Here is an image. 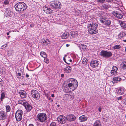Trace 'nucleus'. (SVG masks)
Segmentation results:
<instances>
[{
    "label": "nucleus",
    "mask_w": 126,
    "mask_h": 126,
    "mask_svg": "<svg viewBox=\"0 0 126 126\" xmlns=\"http://www.w3.org/2000/svg\"><path fill=\"white\" fill-rule=\"evenodd\" d=\"M30 26L31 27H32V25H30Z\"/></svg>",
    "instance_id": "338daca9"
},
{
    "label": "nucleus",
    "mask_w": 126,
    "mask_h": 126,
    "mask_svg": "<svg viewBox=\"0 0 126 126\" xmlns=\"http://www.w3.org/2000/svg\"><path fill=\"white\" fill-rule=\"evenodd\" d=\"M122 47L119 45H116L113 46V48L114 49H121Z\"/></svg>",
    "instance_id": "2f4dec72"
},
{
    "label": "nucleus",
    "mask_w": 126,
    "mask_h": 126,
    "mask_svg": "<svg viewBox=\"0 0 126 126\" xmlns=\"http://www.w3.org/2000/svg\"><path fill=\"white\" fill-rule=\"evenodd\" d=\"M54 96V95L53 94H51V97H53Z\"/></svg>",
    "instance_id": "052dcab7"
},
{
    "label": "nucleus",
    "mask_w": 126,
    "mask_h": 126,
    "mask_svg": "<svg viewBox=\"0 0 126 126\" xmlns=\"http://www.w3.org/2000/svg\"><path fill=\"white\" fill-rule=\"evenodd\" d=\"M63 76H64V75L63 74H62L61 75V76L62 77Z\"/></svg>",
    "instance_id": "69168bd1"
},
{
    "label": "nucleus",
    "mask_w": 126,
    "mask_h": 126,
    "mask_svg": "<svg viewBox=\"0 0 126 126\" xmlns=\"http://www.w3.org/2000/svg\"><path fill=\"white\" fill-rule=\"evenodd\" d=\"M78 85L73 84H72L68 83L63 87V91L66 93H68L74 91L78 86Z\"/></svg>",
    "instance_id": "7ed1b4c3"
},
{
    "label": "nucleus",
    "mask_w": 126,
    "mask_h": 126,
    "mask_svg": "<svg viewBox=\"0 0 126 126\" xmlns=\"http://www.w3.org/2000/svg\"><path fill=\"white\" fill-rule=\"evenodd\" d=\"M16 11L23 12L27 8L26 4L23 2H19L17 3L15 6Z\"/></svg>",
    "instance_id": "f03ea898"
},
{
    "label": "nucleus",
    "mask_w": 126,
    "mask_h": 126,
    "mask_svg": "<svg viewBox=\"0 0 126 126\" xmlns=\"http://www.w3.org/2000/svg\"><path fill=\"white\" fill-rule=\"evenodd\" d=\"M49 43V41L48 39H45L43 42V43L45 45H48Z\"/></svg>",
    "instance_id": "473e14b6"
},
{
    "label": "nucleus",
    "mask_w": 126,
    "mask_h": 126,
    "mask_svg": "<svg viewBox=\"0 0 126 126\" xmlns=\"http://www.w3.org/2000/svg\"><path fill=\"white\" fill-rule=\"evenodd\" d=\"M78 35V32L76 31H73L71 32V38L74 40H75V38Z\"/></svg>",
    "instance_id": "4be33fe9"
},
{
    "label": "nucleus",
    "mask_w": 126,
    "mask_h": 126,
    "mask_svg": "<svg viewBox=\"0 0 126 126\" xmlns=\"http://www.w3.org/2000/svg\"><path fill=\"white\" fill-rule=\"evenodd\" d=\"M11 11L9 8H7L4 13V16L6 17H9L11 16Z\"/></svg>",
    "instance_id": "dca6fc26"
},
{
    "label": "nucleus",
    "mask_w": 126,
    "mask_h": 126,
    "mask_svg": "<svg viewBox=\"0 0 126 126\" xmlns=\"http://www.w3.org/2000/svg\"><path fill=\"white\" fill-rule=\"evenodd\" d=\"M10 32V31H9V32H7V35H9V33Z\"/></svg>",
    "instance_id": "680f3d73"
},
{
    "label": "nucleus",
    "mask_w": 126,
    "mask_h": 126,
    "mask_svg": "<svg viewBox=\"0 0 126 126\" xmlns=\"http://www.w3.org/2000/svg\"><path fill=\"white\" fill-rule=\"evenodd\" d=\"M31 93L32 96L34 98L38 100L40 97V95L39 93L37 91L32 90L31 91Z\"/></svg>",
    "instance_id": "6e6552de"
},
{
    "label": "nucleus",
    "mask_w": 126,
    "mask_h": 126,
    "mask_svg": "<svg viewBox=\"0 0 126 126\" xmlns=\"http://www.w3.org/2000/svg\"><path fill=\"white\" fill-rule=\"evenodd\" d=\"M69 82L68 83L72 84H75L78 85V83L77 81L76 80L73 78H70L69 79Z\"/></svg>",
    "instance_id": "412c9836"
},
{
    "label": "nucleus",
    "mask_w": 126,
    "mask_h": 126,
    "mask_svg": "<svg viewBox=\"0 0 126 126\" xmlns=\"http://www.w3.org/2000/svg\"><path fill=\"white\" fill-rule=\"evenodd\" d=\"M28 126H34L32 124H30Z\"/></svg>",
    "instance_id": "bf43d9fd"
},
{
    "label": "nucleus",
    "mask_w": 126,
    "mask_h": 126,
    "mask_svg": "<svg viewBox=\"0 0 126 126\" xmlns=\"http://www.w3.org/2000/svg\"><path fill=\"white\" fill-rule=\"evenodd\" d=\"M102 7L105 9H107L109 7L108 4H103L102 5Z\"/></svg>",
    "instance_id": "a19ab883"
},
{
    "label": "nucleus",
    "mask_w": 126,
    "mask_h": 126,
    "mask_svg": "<svg viewBox=\"0 0 126 126\" xmlns=\"http://www.w3.org/2000/svg\"><path fill=\"white\" fill-rule=\"evenodd\" d=\"M66 61L68 63H71L72 62V60L71 59H66Z\"/></svg>",
    "instance_id": "8fccbe9b"
},
{
    "label": "nucleus",
    "mask_w": 126,
    "mask_h": 126,
    "mask_svg": "<svg viewBox=\"0 0 126 126\" xmlns=\"http://www.w3.org/2000/svg\"><path fill=\"white\" fill-rule=\"evenodd\" d=\"M3 82V81H2V79L0 78V85H1L2 84Z\"/></svg>",
    "instance_id": "5fc2aeb1"
},
{
    "label": "nucleus",
    "mask_w": 126,
    "mask_h": 126,
    "mask_svg": "<svg viewBox=\"0 0 126 126\" xmlns=\"http://www.w3.org/2000/svg\"><path fill=\"white\" fill-rule=\"evenodd\" d=\"M98 25L95 23H92L89 24L87 26L88 29V33L91 34H94L98 32L97 28Z\"/></svg>",
    "instance_id": "f257e3e1"
},
{
    "label": "nucleus",
    "mask_w": 126,
    "mask_h": 126,
    "mask_svg": "<svg viewBox=\"0 0 126 126\" xmlns=\"http://www.w3.org/2000/svg\"><path fill=\"white\" fill-rule=\"evenodd\" d=\"M116 17L118 18L121 19L123 17V15L121 14L118 13Z\"/></svg>",
    "instance_id": "79ce46f5"
},
{
    "label": "nucleus",
    "mask_w": 126,
    "mask_h": 126,
    "mask_svg": "<svg viewBox=\"0 0 126 126\" xmlns=\"http://www.w3.org/2000/svg\"><path fill=\"white\" fill-rule=\"evenodd\" d=\"M70 45L68 44H67L66 45V46L67 47H68Z\"/></svg>",
    "instance_id": "e2e57ef3"
},
{
    "label": "nucleus",
    "mask_w": 126,
    "mask_h": 126,
    "mask_svg": "<svg viewBox=\"0 0 126 126\" xmlns=\"http://www.w3.org/2000/svg\"><path fill=\"white\" fill-rule=\"evenodd\" d=\"M93 126H101L100 122L99 120H97L93 124Z\"/></svg>",
    "instance_id": "c85d7f7f"
},
{
    "label": "nucleus",
    "mask_w": 126,
    "mask_h": 126,
    "mask_svg": "<svg viewBox=\"0 0 126 126\" xmlns=\"http://www.w3.org/2000/svg\"><path fill=\"white\" fill-rule=\"evenodd\" d=\"M12 31L14 32H16V31L17 32H19V30L18 31V30H12Z\"/></svg>",
    "instance_id": "4d7b16f0"
},
{
    "label": "nucleus",
    "mask_w": 126,
    "mask_h": 126,
    "mask_svg": "<svg viewBox=\"0 0 126 126\" xmlns=\"http://www.w3.org/2000/svg\"><path fill=\"white\" fill-rule=\"evenodd\" d=\"M125 51L126 52V47Z\"/></svg>",
    "instance_id": "774afa93"
},
{
    "label": "nucleus",
    "mask_w": 126,
    "mask_h": 126,
    "mask_svg": "<svg viewBox=\"0 0 126 126\" xmlns=\"http://www.w3.org/2000/svg\"><path fill=\"white\" fill-rule=\"evenodd\" d=\"M97 1L98 2L102 3L105 2V0H97Z\"/></svg>",
    "instance_id": "de8ad7c7"
},
{
    "label": "nucleus",
    "mask_w": 126,
    "mask_h": 126,
    "mask_svg": "<svg viewBox=\"0 0 126 126\" xmlns=\"http://www.w3.org/2000/svg\"><path fill=\"white\" fill-rule=\"evenodd\" d=\"M43 9L44 12L47 14H50L53 12V11L49 7H47L46 5L43 7Z\"/></svg>",
    "instance_id": "f8f14e48"
},
{
    "label": "nucleus",
    "mask_w": 126,
    "mask_h": 126,
    "mask_svg": "<svg viewBox=\"0 0 126 126\" xmlns=\"http://www.w3.org/2000/svg\"><path fill=\"white\" fill-rule=\"evenodd\" d=\"M45 94L46 96L47 97L48 100H50L51 102H52L53 101V100L52 99L50 96H49L48 94H47L46 93V92H45Z\"/></svg>",
    "instance_id": "4c0bfd02"
},
{
    "label": "nucleus",
    "mask_w": 126,
    "mask_h": 126,
    "mask_svg": "<svg viewBox=\"0 0 126 126\" xmlns=\"http://www.w3.org/2000/svg\"><path fill=\"white\" fill-rule=\"evenodd\" d=\"M6 114L4 111L0 112V120L3 121L5 120L6 118Z\"/></svg>",
    "instance_id": "a211bd4d"
},
{
    "label": "nucleus",
    "mask_w": 126,
    "mask_h": 126,
    "mask_svg": "<svg viewBox=\"0 0 126 126\" xmlns=\"http://www.w3.org/2000/svg\"><path fill=\"white\" fill-rule=\"evenodd\" d=\"M23 114L22 110H17L15 114V117L17 121H19L21 120Z\"/></svg>",
    "instance_id": "423d86ee"
},
{
    "label": "nucleus",
    "mask_w": 126,
    "mask_h": 126,
    "mask_svg": "<svg viewBox=\"0 0 126 126\" xmlns=\"http://www.w3.org/2000/svg\"><path fill=\"white\" fill-rule=\"evenodd\" d=\"M67 121L69 122L73 121H75L76 119L75 116L73 114L68 115L67 116Z\"/></svg>",
    "instance_id": "ddd939ff"
},
{
    "label": "nucleus",
    "mask_w": 126,
    "mask_h": 126,
    "mask_svg": "<svg viewBox=\"0 0 126 126\" xmlns=\"http://www.w3.org/2000/svg\"><path fill=\"white\" fill-rule=\"evenodd\" d=\"M26 78H28L29 77V76L28 74L26 73Z\"/></svg>",
    "instance_id": "13d9d810"
},
{
    "label": "nucleus",
    "mask_w": 126,
    "mask_h": 126,
    "mask_svg": "<svg viewBox=\"0 0 126 126\" xmlns=\"http://www.w3.org/2000/svg\"><path fill=\"white\" fill-rule=\"evenodd\" d=\"M41 55L44 58L47 57V55L46 53L44 52H41L40 53Z\"/></svg>",
    "instance_id": "c9c22d12"
},
{
    "label": "nucleus",
    "mask_w": 126,
    "mask_h": 126,
    "mask_svg": "<svg viewBox=\"0 0 126 126\" xmlns=\"http://www.w3.org/2000/svg\"><path fill=\"white\" fill-rule=\"evenodd\" d=\"M50 5L52 8L57 9H60L62 6L61 3L58 1L51 2Z\"/></svg>",
    "instance_id": "39448f33"
},
{
    "label": "nucleus",
    "mask_w": 126,
    "mask_h": 126,
    "mask_svg": "<svg viewBox=\"0 0 126 126\" xmlns=\"http://www.w3.org/2000/svg\"><path fill=\"white\" fill-rule=\"evenodd\" d=\"M26 103L27 102L24 100H20L18 101V104H22L24 106H25V103Z\"/></svg>",
    "instance_id": "72a5a7b5"
},
{
    "label": "nucleus",
    "mask_w": 126,
    "mask_h": 126,
    "mask_svg": "<svg viewBox=\"0 0 126 126\" xmlns=\"http://www.w3.org/2000/svg\"><path fill=\"white\" fill-rule=\"evenodd\" d=\"M100 20L101 23H104L105 24L109 26L111 23V21L106 18L105 17L101 16L100 18Z\"/></svg>",
    "instance_id": "0eeeda50"
},
{
    "label": "nucleus",
    "mask_w": 126,
    "mask_h": 126,
    "mask_svg": "<svg viewBox=\"0 0 126 126\" xmlns=\"http://www.w3.org/2000/svg\"><path fill=\"white\" fill-rule=\"evenodd\" d=\"M18 71H20V72H19L17 74V78L21 79H23L24 76V70L20 69L18 70Z\"/></svg>",
    "instance_id": "9b49d317"
},
{
    "label": "nucleus",
    "mask_w": 126,
    "mask_h": 126,
    "mask_svg": "<svg viewBox=\"0 0 126 126\" xmlns=\"http://www.w3.org/2000/svg\"><path fill=\"white\" fill-rule=\"evenodd\" d=\"M72 68L70 66H66L64 69V73H68L71 72L72 70Z\"/></svg>",
    "instance_id": "5701e85b"
},
{
    "label": "nucleus",
    "mask_w": 126,
    "mask_h": 126,
    "mask_svg": "<svg viewBox=\"0 0 126 126\" xmlns=\"http://www.w3.org/2000/svg\"><path fill=\"white\" fill-rule=\"evenodd\" d=\"M124 104L126 105V98H125L122 100Z\"/></svg>",
    "instance_id": "09e8293b"
},
{
    "label": "nucleus",
    "mask_w": 126,
    "mask_h": 126,
    "mask_svg": "<svg viewBox=\"0 0 126 126\" xmlns=\"http://www.w3.org/2000/svg\"><path fill=\"white\" fill-rule=\"evenodd\" d=\"M49 126H57V125L55 122H52L51 123Z\"/></svg>",
    "instance_id": "c03bdc74"
},
{
    "label": "nucleus",
    "mask_w": 126,
    "mask_h": 126,
    "mask_svg": "<svg viewBox=\"0 0 126 126\" xmlns=\"http://www.w3.org/2000/svg\"><path fill=\"white\" fill-rule=\"evenodd\" d=\"M79 47L80 48H81L83 50L85 49L86 47V46L85 45L82 44L79 45Z\"/></svg>",
    "instance_id": "e433bc0d"
},
{
    "label": "nucleus",
    "mask_w": 126,
    "mask_h": 126,
    "mask_svg": "<svg viewBox=\"0 0 126 126\" xmlns=\"http://www.w3.org/2000/svg\"><path fill=\"white\" fill-rule=\"evenodd\" d=\"M125 33L123 32H121L118 35V37L120 39H122L125 37L126 35Z\"/></svg>",
    "instance_id": "cd10ccee"
},
{
    "label": "nucleus",
    "mask_w": 126,
    "mask_h": 126,
    "mask_svg": "<svg viewBox=\"0 0 126 126\" xmlns=\"http://www.w3.org/2000/svg\"><path fill=\"white\" fill-rule=\"evenodd\" d=\"M5 69L4 67H3L0 69V72L3 73V72H5Z\"/></svg>",
    "instance_id": "a18cd8bd"
},
{
    "label": "nucleus",
    "mask_w": 126,
    "mask_h": 126,
    "mask_svg": "<svg viewBox=\"0 0 126 126\" xmlns=\"http://www.w3.org/2000/svg\"><path fill=\"white\" fill-rule=\"evenodd\" d=\"M63 60L64 61L67 63V64H69L70 63H68L67 62V61H66V60L65 59L64 57L63 58Z\"/></svg>",
    "instance_id": "603ef678"
},
{
    "label": "nucleus",
    "mask_w": 126,
    "mask_h": 126,
    "mask_svg": "<svg viewBox=\"0 0 126 126\" xmlns=\"http://www.w3.org/2000/svg\"><path fill=\"white\" fill-rule=\"evenodd\" d=\"M99 62L97 60H92L90 63V65L93 68L97 67L99 64Z\"/></svg>",
    "instance_id": "4468645a"
},
{
    "label": "nucleus",
    "mask_w": 126,
    "mask_h": 126,
    "mask_svg": "<svg viewBox=\"0 0 126 126\" xmlns=\"http://www.w3.org/2000/svg\"><path fill=\"white\" fill-rule=\"evenodd\" d=\"M9 1L8 0H5L4 2V3L5 5H6L8 4L9 3Z\"/></svg>",
    "instance_id": "49530a36"
},
{
    "label": "nucleus",
    "mask_w": 126,
    "mask_h": 126,
    "mask_svg": "<svg viewBox=\"0 0 126 126\" xmlns=\"http://www.w3.org/2000/svg\"><path fill=\"white\" fill-rule=\"evenodd\" d=\"M69 36V33L67 32H65L62 36V38L63 39H66Z\"/></svg>",
    "instance_id": "bb28decb"
},
{
    "label": "nucleus",
    "mask_w": 126,
    "mask_h": 126,
    "mask_svg": "<svg viewBox=\"0 0 126 126\" xmlns=\"http://www.w3.org/2000/svg\"><path fill=\"white\" fill-rule=\"evenodd\" d=\"M65 97H67L66 100H72L74 98L73 94L71 92L69 94H65Z\"/></svg>",
    "instance_id": "6ab92c4d"
},
{
    "label": "nucleus",
    "mask_w": 126,
    "mask_h": 126,
    "mask_svg": "<svg viewBox=\"0 0 126 126\" xmlns=\"http://www.w3.org/2000/svg\"><path fill=\"white\" fill-rule=\"evenodd\" d=\"M79 119L80 122H82L86 121L88 118L87 116L85 115H82L79 117Z\"/></svg>",
    "instance_id": "b1692460"
},
{
    "label": "nucleus",
    "mask_w": 126,
    "mask_h": 126,
    "mask_svg": "<svg viewBox=\"0 0 126 126\" xmlns=\"http://www.w3.org/2000/svg\"><path fill=\"white\" fill-rule=\"evenodd\" d=\"M82 63L83 64H85V63H86L87 62L86 60L84 59H83L82 61Z\"/></svg>",
    "instance_id": "864d4df0"
},
{
    "label": "nucleus",
    "mask_w": 126,
    "mask_h": 126,
    "mask_svg": "<svg viewBox=\"0 0 126 126\" xmlns=\"http://www.w3.org/2000/svg\"><path fill=\"white\" fill-rule=\"evenodd\" d=\"M47 115L44 113H38L36 117V120L42 123L45 122L47 121Z\"/></svg>",
    "instance_id": "20e7f679"
},
{
    "label": "nucleus",
    "mask_w": 126,
    "mask_h": 126,
    "mask_svg": "<svg viewBox=\"0 0 126 126\" xmlns=\"http://www.w3.org/2000/svg\"><path fill=\"white\" fill-rule=\"evenodd\" d=\"M19 93L22 98H24L26 97L27 94L25 91L20 90L19 91Z\"/></svg>",
    "instance_id": "f3484780"
},
{
    "label": "nucleus",
    "mask_w": 126,
    "mask_h": 126,
    "mask_svg": "<svg viewBox=\"0 0 126 126\" xmlns=\"http://www.w3.org/2000/svg\"><path fill=\"white\" fill-rule=\"evenodd\" d=\"M118 13L117 11H114L113 12L112 14L115 16H116Z\"/></svg>",
    "instance_id": "37998d69"
},
{
    "label": "nucleus",
    "mask_w": 126,
    "mask_h": 126,
    "mask_svg": "<svg viewBox=\"0 0 126 126\" xmlns=\"http://www.w3.org/2000/svg\"><path fill=\"white\" fill-rule=\"evenodd\" d=\"M6 111L8 112L10 111L11 110V108L10 106L9 105H6L5 106Z\"/></svg>",
    "instance_id": "58836bf2"
},
{
    "label": "nucleus",
    "mask_w": 126,
    "mask_h": 126,
    "mask_svg": "<svg viewBox=\"0 0 126 126\" xmlns=\"http://www.w3.org/2000/svg\"><path fill=\"white\" fill-rule=\"evenodd\" d=\"M119 24L122 28L124 29L126 28V24L124 21L121 20L119 21Z\"/></svg>",
    "instance_id": "a878e982"
},
{
    "label": "nucleus",
    "mask_w": 126,
    "mask_h": 126,
    "mask_svg": "<svg viewBox=\"0 0 126 126\" xmlns=\"http://www.w3.org/2000/svg\"><path fill=\"white\" fill-rule=\"evenodd\" d=\"M113 79L115 81H121L122 79L119 77H116L113 78Z\"/></svg>",
    "instance_id": "7c9ffc66"
},
{
    "label": "nucleus",
    "mask_w": 126,
    "mask_h": 126,
    "mask_svg": "<svg viewBox=\"0 0 126 126\" xmlns=\"http://www.w3.org/2000/svg\"><path fill=\"white\" fill-rule=\"evenodd\" d=\"M24 106L27 111H30L32 109V107L31 105L27 102L26 103H25Z\"/></svg>",
    "instance_id": "aec40b11"
},
{
    "label": "nucleus",
    "mask_w": 126,
    "mask_h": 126,
    "mask_svg": "<svg viewBox=\"0 0 126 126\" xmlns=\"http://www.w3.org/2000/svg\"><path fill=\"white\" fill-rule=\"evenodd\" d=\"M125 91V89L123 87H121L118 89L117 93L119 95H122Z\"/></svg>",
    "instance_id": "2eb2a0df"
},
{
    "label": "nucleus",
    "mask_w": 126,
    "mask_h": 126,
    "mask_svg": "<svg viewBox=\"0 0 126 126\" xmlns=\"http://www.w3.org/2000/svg\"><path fill=\"white\" fill-rule=\"evenodd\" d=\"M58 122L61 124H64L67 121L66 117L63 115H60L57 118Z\"/></svg>",
    "instance_id": "1a4fd4ad"
},
{
    "label": "nucleus",
    "mask_w": 126,
    "mask_h": 126,
    "mask_svg": "<svg viewBox=\"0 0 126 126\" xmlns=\"http://www.w3.org/2000/svg\"><path fill=\"white\" fill-rule=\"evenodd\" d=\"M118 68L115 66H113L112 67V69L111 71V73L112 74L115 75L117 73V71L118 70Z\"/></svg>",
    "instance_id": "393cba45"
},
{
    "label": "nucleus",
    "mask_w": 126,
    "mask_h": 126,
    "mask_svg": "<svg viewBox=\"0 0 126 126\" xmlns=\"http://www.w3.org/2000/svg\"><path fill=\"white\" fill-rule=\"evenodd\" d=\"M123 41L125 42H126V39L123 40Z\"/></svg>",
    "instance_id": "0e129e2a"
},
{
    "label": "nucleus",
    "mask_w": 126,
    "mask_h": 126,
    "mask_svg": "<svg viewBox=\"0 0 126 126\" xmlns=\"http://www.w3.org/2000/svg\"><path fill=\"white\" fill-rule=\"evenodd\" d=\"M101 55L104 57L109 58L112 55V53L110 51L102 50L100 52Z\"/></svg>",
    "instance_id": "9d476101"
},
{
    "label": "nucleus",
    "mask_w": 126,
    "mask_h": 126,
    "mask_svg": "<svg viewBox=\"0 0 126 126\" xmlns=\"http://www.w3.org/2000/svg\"><path fill=\"white\" fill-rule=\"evenodd\" d=\"M122 96H120L119 97H117V99L118 100H122Z\"/></svg>",
    "instance_id": "3c124183"
},
{
    "label": "nucleus",
    "mask_w": 126,
    "mask_h": 126,
    "mask_svg": "<svg viewBox=\"0 0 126 126\" xmlns=\"http://www.w3.org/2000/svg\"><path fill=\"white\" fill-rule=\"evenodd\" d=\"M98 110L99 112H101V108L100 107H99Z\"/></svg>",
    "instance_id": "6e6d98bb"
},
{
    "label": "nucleus",
    "mask_w": 126,
    "mask_h": 126,
    "mask_svg": "<svg viewBox=\"0 0 126 126\" xmlns=\"http://www.w3.org/2000/svg\"><path fill=\"white\" fill-rule=\"evenodd\" d=\"M5 97V93L3 92L1 93V94L0 99L1 101L2 102L3 99H4Z\"/></svg>",
    "instance_id": "c756f323"
},
{
    "label": "nucleus",
    "mask_w": 126,
    "mask_h": 126,
    "mask_svg": "<svg viewBox=\"0 0 126 126\" xmlns=\"http://www.w3.org/2000/svg\"><path fill=\"white\" fill-rule=\"evenodd\" d=\"M121 65L123 69H126V62H123L121 63Z\"/></svg>",
    "instance_id": "f704fd0d"
},
{
    "label": "nucleus",
    "mask_w": 126,
    "mask_h": 126,
    "mask_svg": "<svg viewBox=\"0 0 126 126\" xmlns=\"http://www.w3.org/2000/svg\"><path fill=\"white\" fill-rule=\"evenodd\" d=\"M44 62L47 64H48L49 62V60L47 57L44 58Z\"/></svg>",
    "instance_id": "ea45409f"
}]
</instances>
